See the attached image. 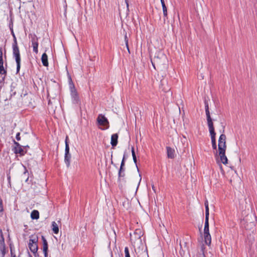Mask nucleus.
Returning <instances> with one entry per match:
<instances>
[{
  "label": "nucleus",
  "mask_w": 257,
  "mask_h": 257,
  "mask_svg": "<svg viewBox=\"0 0 257 257\" xmlns=\"http://www.w3.org/2000/svg\"><path fill=\"white\" fill-rule=\"evenodd\" d=\"M209 131L210 136H211L212 148L214 150H216L217 146L216 144V140H215L216 134L214 131V128L209 129Z\"/></svg>",
  "instance_id": "9b49d317"
},
{
  "label": "nucleus",
  "mask_w": 257,
  "mask_h": 257,
  "mask_svg": "<svg viewBox=\"0 0 257 257\" xmlns=\"http://www.w3.org/2000/svg\"><path fill=\"white\" fill-rule=\"evenodd\" d=\"M48 251H43L44 253V256L45 257H47L48 256Z\"/></svg>",
  "instance_id": "2f4dec72"
},
{
  "label": "nucleus",
  "mask_w": 257,
  "mask_h": 257,
  "mask_svg": "<svg viewBox=\"0 0 257 257\" xmlns=\"http://www.w3.org/2000/svg\"><path fill=\"white\" fill-rule=\"evenodd\" d=\"M68 138L67 136L65 139V162L67 165V167H69L70 165V159H71V155L69 153V147L68 142Z\"/></svg>",
  "instance_id": "39448f33"
},
{
  "label": "nucleus",
  "mask_w": 257,
  "mask_h": 257,
  "mask_svg": "<svg viewBox=\"0 0 257 257\" xmlns=\"http://www.w3.org/2000/svg\"><path fill=\"white\" fill-rule=\"evenodd\" d=\"M31 217L33 219H38L39 218V212L38 210H34L31 214Z\"/></svg>",
  "instance_id": "aec40b11"
},
{
  "label": "nucleus",
  "mask_w": 257,
  "mask_h": 257,
  "mask_svg": "<svg viewBox=\"0 0 257 257\" xmlns=\"http://www.w3.org/2000/svg\"><path fill=\"white\" fill-rule=\"evenodd\" d=\"M141 180H142L141 176L140 174L139 176V179H138V186L140 185Z\"/></svg>",
  "instance_id": "c756f323"
},
{
  "label": "nucleus",
  "mask_w": 257,
  "mask_h": 257,
  "mask_svg": "<svg viewBox=\"0 0 257 257\" xmlns=\"http://www.w3.org/2000/svg\"><path fill=\"white\" fill-rule=\"evenodd\" d=\"M205 113L207 117V121L209 129L214 128L213 123L210 114L209 106L207 102H205Z\"/></svg>",
  "instance_id": "6e6552de"
},
{
  "label": "nucleus",
  "mask_w": 257,
  "mask_h": 257,
  "mask_svg": "<svg viewBox=\"0 0 257 257\" xmlns=\"http://www.w3.org/2000/svg\"><path fill=\"white\" fill-rule=\"evenodd\" d=\"M226 149V136L225 135L222 134L220 136L218 140V155L216 152L215 157H219L221 162L223 164H226L228 161L225 156Z\"/></svg>",
  "instance_id": "f257e3e1"
},
{
  "label": "nucleus",
  "mask_w": 257,
  "mask_h": 257,
  "mask_svg": "<svg viewBox=\"0 0 257 257\" xmlns=\"http://www.w3.org/2000/svg\"><path fill=\"white\" fill-rule=\"evenodd\" d=\"M205 214H209L208 202L207 201H206L205 202Z\"/></svg>",
  "instance_id": "393cba45"
},
{
  "label": "nucleus",
  "mask_w": 257,
  "mask_h": 257,
  "mask_svg": "<svg viewBox=\"0 0 257 257\" xmlns=\"http://www.w3.org/2000/svg\"><path fill=\"white\" fill-rule=\"evenodd\" d=\"M124 40H125L126 48H127L128 51H129V48H128V39L127 38L126 34H125V35Z\"/></svg>",
  "instance_id": "bb28decb"
},
{
  "label": "nucleus",
  "mask_w": 257,
  "mask_h": 257,
  "mask_svg": "<svg viewBox=\"0 0 257 257\" xmlns=\"http://www.w3.org/2000/svg\"><path fill=\"white\" fill-rule=\"evenodd\" d=\"M10 178H11V177H10V176H8V179L9 180H10Z\"/></svg>",
  "instance_id": "c9c22d12"
},
{
  "label": "nucleus",
  "mask_w": 257,
  "mask_h": 257,
  "mask_svg": "<svg viewBox=\"0 0 257 257\" xmlns=\"http://www.w3.org/2000/svg\"><path fill=\"white\" fill-rule=\"evenodd\" d=\"M71 95L73 100V101L76 103L78 101L79 98L77 94V92L76 89L73 87L71 88Z\"/></svg>",
  "instance_id": "ddd939ff"
},
{
  "label": "nucleus",
  "mask_w": 257,
  "mask_h": 257,
  "mask_svg": "<svg viewBox=\"0 0 257 257\" xmlns=\"http://www.w3.org/2000/svg\"><path fill=\"white\" fill-rule=\"evenodd\" d=\"M162 8L164 17L167 18V9L166 5L162 6Z\"/></svg>",
  "instance_id": "b1692460"
},
{
  "label": "nucleus",
  "mask_w": 257,
  "mask_h": 257,
  "mask_svg": "<svg viewBox=\"0 0 257 257\" xmlns=\"http://www.w3.org/2000/svg\"><path fill=\"white\" fill-rule=\"evenodd\" d=\"M97 121L99 125L104 127L103 130L107 129L109 127V122L108 119L104 116V115L100 114L98 115Z\"/></svg>",
  "instance_id": "423d86ee"
},
{
  "label": "nucleus",
  "mask_w": 257,
  "mask_h": 257,
  "mask_svg": "<svg viewBox=\"0 0 257 257\" xmlns=\"http://www.w3.org/2000/svg\"><path fill=\"white\" fill-rule=\"evenodd\" d=\"M127 8L128 7V0H125Z\"/></svg>",
  "instance_id": "f704fd0d"
},
{
  "label": "nucleus",
  "mask_w": 257,
  "mask_h": 257,
  "mask_svg": "<svg viewBox=\"0 0 257 257\" xmlns=\"http://www.w3.org/2000/svg\"><path fill=\"white\" fill-rule=\"evenodd\" d=\"M41 61H42L43 65L44 66H48L49 63H48V56L45 53L43 54L42 57H41Z\"/></svg>",
  "instance_id": "a211bd4d"
},
{
  "label": "nucleus",
  "mask_w": 257,
  "mask_h": 257,
  "mask_svg": "<svg viewBox=\"0 0 257 257\" xmlns=\"http://www.w3.org/2000/svg\"><path fill=\"white\" fill-rule=\"evenodd\" d=\"M13 55L17 63V71L18 72L20 69L21 57L19 49L16 39L15 40V43L13 45Z\"/></svg>",
  "instance_id": "f03ea898"
},
{
  "label": "nucleus",
  "mask_w": 257,
  "mask_h": 257,
  "mask_svg": "<svg viewBox=\"0 0 257 257\" xmlns=\"http://www.w3.org/2000/svg\"><path fill=\"white\" fill-rule=\"evenodd\" d=\"M15 145H16L14 149V152L16 154H20L21 155H24L26 151L24 150L22 146H21L18 143L15 142Z\"/></svg>",
  "instance_id": "f8f14e48"
},
{
  "label": "nucleus",
  "mask_w": 257,
  "mask_h": 257,
  "mask_svg": "<svg viewBox=\"0 0 257 257\" xmlns=\"http://www.w3.org/2000/svg\"><path fill=\"white\" fill-rule=\"evenodd\" d=\"M124 254L125 257H130L128 248L127 247H125L124 248Z\"/></svg>",
  "instance_id": "a878e982"
},
{
  "label": "nucleus",
  "mask_w": 257,
  "mask_h": 257,
  "mask_svg": "<svg viewBox=\"0 0 257 257\" xmlns=\"http://www.w3.org/2000/svg\"><path fill=\"white\" fill-rule=\"evenodd\" d=\"M167 156L169 158L173 159L175 157V150L170 147H167Z\"/></svg>",
  "instance_id": "f3484780"
},
{
  "label": "nucleus",
  "mask_w": 257,
  "mask_h": 257,
  "mask_svg": "<svg viewBox=\"0 0 257 257\" xmlns=\"http://www.w3.org/2000/svg\"><path fill=\"white\" fill-rule=\"evenodd\" d=\"M30 36H31V37L32 38V46L33 48V51L36 54H37L38 53V38L35 34H31L30 35Z\"/></svg>",
  "instance_id": "1a4fd4ad"
},
{
  "label": "nucleus",
  "mask_w": 257,
  "mask_h": 257,
  "mask_svg": "<svg viewBox=\"0 0 257 257\" xmlns=\"http://www.w3.org/2000/svg\"><path fill=\"white\" fill-rule=\"evenodd\" d=\"M133 160H134V162L136 164V163H137V158H136V157H133Z\"/></svg>",
  "instance_id": "72a5a7b5"
},
{
  "label": "nucleus",
  "mask_w": 257,
  "mask_h": 257,
  "mask_svg": "<svg viewBox=\"0 0 257 257\" xmlns=\"http://www.w3.org/2000/svg\"><path fill=\"white\" fill-rule=\"evenodd\" d=\"M52 229L55 234H58L59 232L58 225L55 221L52 223Z\"/></svg>",
  "instance_id": "6ab92c4d"
},
{
  "label": "nucleus",
  "mask_w": 257,
  "mask_h": 257,
  "mask_svg": "<svg viewBox=\"0 0 257 257\" xmlns=\"http://www.w3.org/2000/svg\"><path fill=\"white\" fill-rule=\"evenodd\" d=\"M256 220V216L254 214H247L244 221L245 222V227L249 229L255 226V222Z\"/></svg>",
  "instance_id": "20e7f679"
},
{
  "label": "nucleus",
  "mask_w": 257,
  "mask_h": 257,
  "mask_svg": "<svg viewBox=\"0 0 257 257\" xmlns=\"http://www.w3.org/2000/svg\"><path fill=\"white\" fill-rule=\"evenodd\" d=\"M111 257H113V256H112V253H111Z\"/></svg>",
  "instance_id": "a19ab883"
},
{
  "label": "nucleus",
  "mask_w": 257,
  "mask_h": 257,
  "mask_svg": "<svg viewBox=\"0 0 257 257\" xmlns=\"http://www.w3.org/2000/svg\"><path fill=\"white\" fill-rule=\"evenodd\" d=\"M204 237L205 243L210 245L211 242V237L209 228H204Z\"/></svg>",
  "instance_id": "9d476101"
},
{
  "label": "nucleus",
  "mask_w": 257,
  "mask_h": 257,
  "mask_svg": "<svg viewBox=\"0 0 257 257\" xmlns=\"http://www.w3.org/2000/svg\"><path fill=\"white\" fill-rule=\"evenodd\" d=\"M161 3L162 6L165 5V2L164 0H161Z\"/></svg>",
  "instance_id": "473e14b6"
},
{
  "label": "nucleus",
  "mask_w": 257,
  "mask_h": 257,
  "mask_svg": "<svg viewBox=\"0 0 257 257\" xmlns=\"http://www.w3.org/2000/svg\"><path fill=\"white\" fill-rule=\"evenodd\" d=\"M38 238L35 237L31 238L28 244L30 250L33 253H36L38 250Z\"/></svg>",
  "instance_id": "0eeeda50"
},
{
  "label": "nucleus",
  "mask_w": 257,
  "mask_h": 257,
  "mask_svg": "<svg viewBox=\"0 0 257 257\" xmlns=\"http://www.w3.org/2000/svg\"><path fill=\"white\" fill-rule=\"evenodd\" d=\"M118 176L119 177H123L124 176V169L123 168V167H120L119 172H118Z\"/></svg>",
  "instance_id": "4be33fe9"
},
{
  "label": "nucleus",
  "mask_w": 257,
  "mask_h": 257,
  "mask_svg": "<svg viewBox=\"0 0 257 257\" xmlns=\"http://www.w3.org/2000/svg\"><path fill=\"white\" fill-rule=\"evenodd\" d=\"M132 154L133 157H136L135 152V149H134V147L132 148Z\"/></svg>",
  "instance_id": "cd10ccee"
},
{
  "label": "nucleus",
  "mask_w": 257,
  "mask_h": 257,
  "mask_svg": "<svg viewBox=\"0 0 257 257\" xmlns=\"http://www.w3.org/2000/svg\"><path fill=\"white\" fill-rule=\"evenodd\" d=\"M152 188H153V189L155 191V188H154V185H153V186H152Z\"/></svg>",
  "instance_id": "4c0bfd02"
},
{
  "label": "nucleus",
  "mask_w": 257,
  "mask_h": 257,
  "mask_svg": "<svg viewBox=\"0 0 257 257\" xmlns=\"http://www.w3.org/2000/svg\"><path fill=\"white\" fill-rule=\"evenodd\" d=\"M118 135L114 134L111 136L110 144L112 147H115L117 144Z\"/></svg>",
  "instance_id": "dca6fc26"
},
{
  "label": "nucleus",
  "mask_w": 257,
  "mask_h": 257,
  "mask_svg": "<svg viewBox=\"0 0 257 257\" xmlns=\"http://www.w3.org/2000/svg\"><path fill=\"white\" fill-rule=\"evenodd\" d=\"M43 251H48V245L46 239L43 236Z\"/></svg>",
  "instance_id": "412c9836"
},
{
  "label": "nucleus",
  "mask_w": 257,
  "mask_h": 257,
  "mask_svg": "<svg viewBox=\"0 0 257 257\" xmlns=\"http://www.w3.org/2000/svg\"><path fill=\"white\" fill-rule=\"evenodd\" d=\"M5 249L4 237L2 230L0 231V250L3 253Z\"/></svg>",
  "instance_id": "2eb2a0df"
},
{
  "label": "nucleus",
  "mask_w": 257,
  "mask_h": 257,
  "mask_svg": "<svg viewBox=\"0 0 257 257\" xmlns=\"http://www.w3.org/2000/svg\"><path fill=\"white\" fill-rule=\"evenodd\" d=\"M3 65V52L2 49H0V74L5 75L6 71L5 70Z\"/></svg>",
  "instance_id": "4468645a"
},
{
  "label": "nucleus",
  "mask_w": 257,
  "mask_h": 257,
  "mask_svg": "<svg viewBox=\"0 0 257 257\" xmlns=\"http://www.w3.org/2000/svg\"><path fill=\"white\" fill-rule=\"evenodd\" d=\"M169 89H165L164 90L165 91H167Z\"/></svg>",
  "instance_id": "58836bf2"
},
{
  "label": "nucleus",
  "mask_w": 257,
  "mask_h": 257,
  "mask_svg": "<svg viewBox=\"0 0 257 257\" xmlns=\"http://www.w3.org/2000/svg\"><path fill=\"white\" fill-rule=\"evenodd\" d=\"M16 139H17V141H20L21 140L20 133H18L17 134Z\"/></svg>",
  "instance_id": "c85d7f7f"
},
{
  "label": "nucleus",
  "mask_w": 257,
  "mask_h": 257,
  "mask_svg": "<svg viewBox=\"0 0 257 257\" xmlns=\"http://www.w3.org/2000/svg\"><path fill=\"white\" fill-rule=\"evenodd\" d=\"M166 62V57L165 55L161 54L160 56H155L152 63L155 69H156V66L158 68L161 67Z\"/></svg>",
  "instance_id": "7ed1b4c3"
},
{
  "label": "nucleus",
  "mask_w": 257,
  "mask_h": 257,
  "mask_svg": "<svg viewBox=\"0 0 257 257\" xmlns=\"http://www.w3.org/2000/svg\"><path fill=\"white\" fill-rule=\"evenodd\" d=\"M12 257H16L15 255L12 256Z\"/></svg>",
  "instance_id": "ea45409f"
},
{
  "label": "nucleus",
  "mask_w": 257,
  "mask_h": 257,
  "mask_svg": "<svg viewBox=\"0 0 257 257\" xmlns=\"http://www.w3.org/2000/svg\"><path fill=\"white\" fill-rule=\"evenodd\" d=\"M29 148L28 146H24V148Z\"/></svg>",
  "instance_id": "e433bc0d"
},
{
  "label": "nucleus",
  "mask_w": 257,
  "mask_h": 257,
  "mask_svg": "<svg viewBox=\"0 0 257 257\" xmlns=\"http://www.w3.org/2000/svg\"><path fill=\"white\" fill-rule=\"evenodd\" d=\"M209 214H205L204 228H209Z\"/></svg>",
  "instance_id": "5701e85b"
},
{
  "label": "nucleus",
  "mask_w": 257,
  "mask_h": 257,
  "mask_svg": "<svg viewBox=\"0 0 257 257\" xmlns=\"http://www.w3.org/2000/svg\"><path fill=\"white\" fill-rule=\"evenodd\" d=\"M124 159L123 158L122 159V161H121L120 166L121 167H124Z\"/></svg>",
  "instance_id": "7c9ffc66"
}]
</instances>
